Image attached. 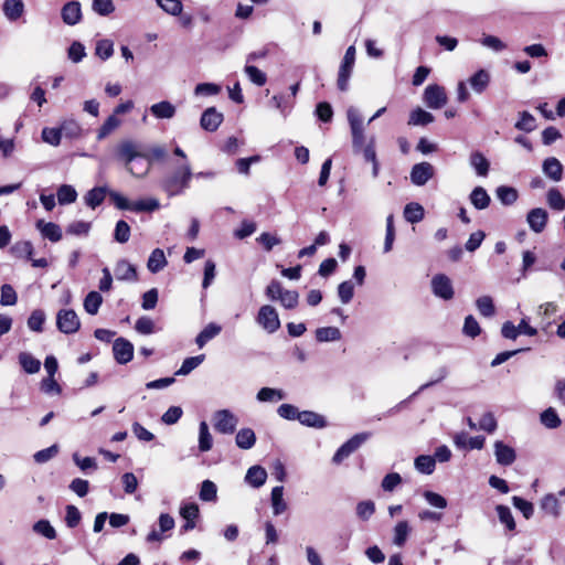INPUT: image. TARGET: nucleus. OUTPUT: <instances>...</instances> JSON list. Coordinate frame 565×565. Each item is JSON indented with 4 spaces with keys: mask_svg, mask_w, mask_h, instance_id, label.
Segmentation results:
<instances>
[{
    "mask_svg": "<svg viewBox=\"0 0 565 565\" xmlns=\"http://www.w3.org/2000/svg\"><path fill=\"white\" fill-rule=\"evenodd\" d=\"M490 201L489 194L482 186H476L470 193V202L477 210L487 209Z\"/></svg>",
    "mask_w": 565,
    "mask_h": 565,
    "instance_id": "obj_31",
    "label": "nucleus"
},
{
    "mask_svg": "<svg viewBox=\"0 0 565 565\" xmlns=\"http://www.w3.org/2000/svg\"><path fill=\"white\" fill-rule=\"evenodd\" d=\"M205 359L204 354L196 356H190L183 360L181 367L175 372L177 376H185L190 374L194 369L203 363Z\"/></svg>",
    "mask_w": 565,
    "mask_h": 565,
    "instance_id": "obj_38",
    "label": "nucleus"
},
{
    "mask_svg": "<svg viewBox=\"0 0 565 565\" xmlns=\"http://www.w3.org/2000/svg\"><path fill=\"white\" fill-rule=\"evenodd\" d=\"M411 529L407 521H399L394 527L393 543L397 546H403L409 535Z\"/></svg>",
    "mask_w": 565,
    "mask_h": 565,
    "instance_id": "obj_48",
    "label": "nucleus"
},
{
    "mask_svg": "<svg viewBox=\"0 0 565 565\" xmlns=\"http://www.w3.org/2000/svg\"><path fill=\"white\" fill-rule=\"evenodd\" d=\"M57 201L61 205L74 203L77 199V192L74 186L63 184L57 189Z\"/></svg>",
    "mask_w": 565,
    "mask_h": 565,
    "instance_id": "obj_41",
    "label": "nucleus"
},
{
    "mask_svg": "<svg viewBox=\"0 0 565 565\" xmlns=\"http://www.w3.org/2000/svg\"><path fill=\"white\" fill-rule=\"evenodd\" d=\"M45 322V313L44 311L36 309L32 311L28 319V327L30 330L35 332H42L43 323Z\"/></svg>",
    "mask_w": 565,
    "mask_h": 565,
    "instance_id": "obj_56",
    "label": "nucleus"
},
{
    "mask_svg": "<svg viewBox=\"0 0 565 565\" xmlns=\"http://www.w3.org/2000/svg\"><path fill=\"white\" fill-rule=\"evenodd\" d=\"M495 194L503 205H512L519 196L516 189L508 185L498 186Z\"/></svg>",
    "mask_w": 565,
    "mask_h": 565,
    "instance_id": "obj_37",
    "label": "nucleus"
},
{
    "mask_svg": "<svg viewBox=\"0 0 565 565\" xmlns=\"http://www.w3.org/2000/svg\"><path fill=\"white\" fill-rule=\"evenodd\" d=\"M151 169V161L146 159L135 160L127 170L136 178H145Z\"/></svg>",
    "mask_w": 565,
    "mask_h": 565,
    "instance_id": "obj_49",
    "label": "nucleus"
},
{
    "mask_svg": "<svg viewBox=\"0 0 565 565\" xmlns=\"http://www.w3.org/2000/svg\"><path fill=\"white\" fill-rule=\"evenodd\" d=\"M375 512V504L371 500L361 501L356 505V515L363 520H369Z\"/></svg>",
    "mask_w": 565,
    "mask_h": 565,
    "instance_id": "obj_64",
    "label": "nucleus"
},
{
    "mask_svg": "<svg viewBox=\"0 0 565 565\" xmlns=\"http://www.w3.org/2000/svg\"><path fill=\"white\" fill-rule=\"evenodd\" d=\"M2 10L9 21H17L24 12V3L22 0H4Z\"/></svg>",
    "mask_w": 565,
    "mask_h": 565,
    "instance_id": "obj_23",
    "label": "nucleus"
},
{
    "mask_svg": "<svg viewBox=\"0 0 565 565\" xmlns=\"http://www.w3.org/2000/svg\"><path fill=\"white\" fill-rule=\"evenodd\" d=\"M547 204L555 211L565 210V198L562 195L558 189L552 188L546 194Z\"/></svg>",
    "mask_w": 565,
    "mask_h": 565,
    "instance_id": "obj_45",
    "label": "nucleus"
},
{
    "mask_svg": "<svg viewBox=\"0 0 565 565\" xmlns=\"http://www.w3.org/2000/svg\"><path fill=\"white\" fill-rule=\"evenodd\" d=\"M298 422L303 426L318 428V429L324 428L328 425L324 416H322L316 412H312V411L300 412Z\"/></svg>",
    "mask_w": 565,
    "mask_h": 565,
    "instance_id": "obj_18",
    "label": "nucleus"
},
{
    "mask_svg": "<svg viewBox=\"0 0 565 565\" xmlns=\"http://www.w3.org/2000/svg\"><path fill=\"white\" fill-rule=\"evenodd\" d=\"M35 226L44 238H47L53 243L61 241L62 230L57 224L39 220Z\"/></svg>",
    "mask_w": 565,
    "mask_h": 565,
    "instance_id": "obj_17",
    "label": "nucleus"
},
{
    "mask_svg": "<svg viewBox=\"0 0 565 565\" xmlns=\"http://www.w3.org/2000/svg\"><path fill=\"white\" fill-rule=\"evenodd\" d=\"M18 297L13 287L9 284L1 286L0 303L2 306H13L17 303Z\"/></svg>",
    "mask_w": 565,
    "mask_h": 565,
    "instance_id": "obj_61",
    "label": "nucleus"
},
{
    "mask_svg": "<svg viewBox=\"0 0 565 565\" xmlns=\"http://www.w3.org/2000/svg\"><path fill=\"white\" fill-rule=\"evenodd\" d=\"M156 3L167 14L173 17L180 15L183 10L181 0H156Z\"/></svg>",
    "mask_w": 565,
    "mask_h": 565,
    "instance_id": "obj_43",
    "label": "nucleus"
},
{
    "mask_svg": "<svg viewBox=\"0 0 565 565\" xmlns=\"http://www.w3.org/2000/svg\"><path fill=\"white\" fill-rule=\"evenodd\" d=\"M316 339L319 342H334L341 339V331L337 327H322L316 330Z\"/></svg>",
    "mask_w": 565,
    "mask_h": 565,
    "instance_id": "obj_33",
    "label": "nucleus"
},
{
    "mask_svg": "<svg viewBox=\"0 0 565 565\" xmlns=\"http://www.w3.org/2000/svg\"><path fill=\"white\" fill-rule=\"evenodd\" d=\"M160 209V202L156 198H147L135 201L131 206V212H154Z\"/></svg>",
    "mask_w": 565,
    "mask_h": 565,
    "instance_id": "obj_34",
    "label": "nucleus"
},
{
    "mask_svg": "<svg viewBox=\"0 0 565 565\" xmlns=\"http://www.w3.org/2000/svg\"><path fill=\"white\" fill-rule=\"evenodd\" d=\"M256 321L268 333H274L280 328L278 313L276 309L269 305H264L259 308Z\"/></svg>",
    "mask_w": 565,
    "mask_h": 565,
    "instance_id": "obj_5",
    "label": "nucleus"
},
{
    "mask_svg": "<svg viewBox=\"0 0 565 565\" xmlns=\"http://www.w3.org/2000/svg\"><path fill=\"white\" fill-rule=\"evenodd\" d=\"M256 398L262 403H275L285 398V393L279 388L263 387L257 392Z\"/></svg>",
    "mask_w": 565,
    "mask_h": 565,
    "instance_id": "obj_32",
    "label": "nucleus"
},
{
    "mask_svg": "<svg viewBox=\"0 0 565 565\" xmlns=\"http://www.w3.org/2000/svg\"><path fill=\"white\" fill-rule=\"evenodd\" d=\"M548 214L544 209H532L526 216V222L534 233H541L546 226Z\"/></svg>",
    "mask_w": 565,
    "mask_h": 565,
    "instance_id": "obj_15",
    "label": "nucleus"
},
{
    "mask_svg": "<svg viewBox=\"0 0 565 565\" xmlns=\"http://www.w3.org/2000/svg\"><path fill=\"white\" fill-rule=\"evenodd\" d=\"M130 238V226L126 221H118L114 231V239L120 244H125Z\"/></svg>",
    "mask_w": 565,
    "mask_h": 565,
    "instance_id": "obj_53",
    "label": "nucleus"
},
{
    "mask_svg": "<svg viewBox=\"0 0 565 565\" xmlns=\"http://www.w3.org/2000/svg\"><path fill=\"white\" fill-rule=\"evenodd\" d=\"M434 175V167L429 162L413 166L411 181L418 186L425 185Z\"/></svg>",
    "mask_w": 565,
    "mask_h": 565,
    "instance_id": "obj_10",
    "label": "nucleus"
},
{
    "mask_svg": "<svg viewBox=\"0 0 565 565\" xmlns=\"http://www.w3.org/2000/svg\"><path fill=\"white\" fill-rule=\"evenodd\" d=\"M103 303V297L97 291H90L84 299V309L87 313L94 316L98 312L99 307Z\"/></svg>",
    "mask_w": 565,
    "mask_h": 565,
    "instance_id": "obj_39",
    "label": "nucleus"
},
{
    "mask_svg": "<svg viewBox=\"0 0 565 565\" xmlns=\"http://www.w3.org/2000/svg\"><path fill=\"white\" fill-rule=\"evenodd\" d=\"M246 75L250 79L252 83H254L257 86H263L266 84L267 76L264 72L258 70L254 65H246L244 68Z\"/></svg>",
    "mask_w": 565,
    "mask_h": 565,
    "instance_id": "obj_58",
    "label": "nucleus"
},
{
    "mask_svg": "<svg viewBox=\"0 0 565 565\" xmlns=\"http://www.w3.org/2000/svg\"><path fill=\"white\" fill-rule=\"evenodd\" d=\"M115 276L118 280H137V270L129 262L121 259L116 264Z\"/></svg>",
    "mask_w": 565,
    "mask_h": 565,
    "instance_id": "obj_24",
    "label": "nucleus"
},
{
    "mask_svg": "<svg viewBox=\"0 0 565 565\" xmlns=\"http://www.w3.org/2000/svg\"><path fill=\"white\" fill-rule=\"evenodd\" d=\"M462 332L465 335L475 339L481 332V328L473 316H467L465 319Z\"/></svg>",
    "mask_w": 565,
    "mask_h": 565,
    "instance_id": "obj_60",
    "label": "nucleus"
},
{
    "mask_svg": "<svg viewBox=\"0 0 565 565\" xmlns=\"http://www.w3.org/2000/svg\"><path fill=\"white\" fill-rule=\"evenodd\" d=\"M56 327L62 333L73 334L78 331L81 321L74 310L62 309L56 315Z\"/></svg>",
    "mask_w": 565,
    "mask_h": 565,
    "instance_id": "obj_6",
    "label": "nucleus"
},
{
    "mask_svg": "<svg viewBox=\"0 0 565 565\" xmlns=\"http://www.w3.org/2000/svg\"><path fill=\"white\" fill-rule=\"evenodd\" d=\"M370 437L369 433H360L345 441L333 455L332 462L340 465L344 459L349 458L356 449L361 447Z\"/></svg>",
    "mask_w": 565,
    "mask_h": 565,
    "instance_id": "obj_4",
    "label": "nucleus"
},
{
    "mask_svg": "<svg viewBox=\"0 0 565 565\" xmlns=\"http://www.w3.org/2000/svg\"><path fill=\"white\" fill-rule=\"evenodd\" d=\"M338 296L343 305L349 303L354 296V286L352 281L345 280L338 286Z\"/></svg>",
    "mask_w": 565,
    "mask_h": 565,
    "instance_id": "obj_57",
    "label": "nucleus"
},
{
    "mask_svg": "<svg viewBox=\"0 0 565 565\" xmlns=\"http://www.w3.org/2000/svg\"><path fill=\"white\" fill-rule=\"evenodd\" d=\"M213 438L205 422H201L199 426V449L206 452L212 449Z\"/></svg>",
    "mask_w": 565,
    "mask_h": 565,
    "instance_id": "obj_36",
    "label": "nucleus"
},
{
    "mask_svg": "<svg viewBox=\"0 0 565 565\" xmlns=\"http://www.w3.org/2000/svg\"><path fill=\"white\" fill-rule=\"evenodd\" d=\"M113 353L117 363L127 364L134 358V345L125 338H117L113 344Z\"/></svg>",
    "mask_w": 565,
    "mask_h": 565,
    "instance_id": "obj_9",
    "label": "nucleus"
},
{
    "mask_svg": "<svg viewBox=\"0 0 565 565\" xmlns=\"http://www.w3.org/2000/svg\"><path fill=\"white\" fill-rule=\"evenodd\" d=\"M434 119L435 118L430 113L418 107L411 113L409 119H408V125L426 126L428 124H431L434 121Z\"/></svg>",
    "mask_w": 565,
    "mask_h": 565,
    "instance_id": "obj_35",
    "label": "nucleus"
},
{
    "mask_svg": "<svg viewBox=\"0 0 565 565\" xmlns=\"http://www.w3.org/2000/svg\"><path fill=\"white\" fill-rule=\"evenodd\" d=\"M167 265V259L164 256V253L160 248H156L151 252L148 262L147 267L150 273H159Z\"/></svg>",
    "mask_w": 565,
    "mask_h": 565,
    "instance_id": "obj_30",
    "label": "nucleus"
},
{
    "mask_svg": "<svg viewBox=\"0 0 565 565\" xmlns=\"http://www.w3.org/2000/svg\"><path fill=\"white\" fill-rule=\"evenodd\" d=\"M223 121V114L217 111L215 107L205 109L201 116V127L210 132L215 131Z\"/></svg>",
    "mask_w": 565,
    "mask_h": 565,
    "instance_id": "obj_12",
    "label": "nucleus"
},
{
    "mask_svg": "<svg viewBox=\"0 0 565 565\" xmlns=\"http://www.w3.org/2000/svg\"><path fill=\"white\" fill-rule=\"evenodd\" d=\"M114 54V43L110 40H99L96 44V55L103 61L108 60Z\"/></svg>",
    "mask_w": 565,
    "mask_h": 565,
    "instance_id": "obj_62",
    "label": "nucleus"
},
{
    "mask_svg": "<svg viewBox=\"0 0 565 565\" xmlns=\"http://www.w3.org/2000/svg\"><path fill=\"white\" fill-rule=\"evenodd\" d=\"M270 104L280 111L284 118L288 116L292 108V103L289 102L284 95H274L270 99Z\"/></svg>",
    "mask_w": 565,
    "mask_h": 565,
    "instance_id": "obj_54",
    "label": "nucleus"
},
{
    "mask_svg": "<svg viewBox=\"0 0 565 565\" xmlns=\"http://www.w3.org/2000/svg\"><path fill=\"white\" fill-rule=\"evenodd\" d=\"M121 124V120L115 116L110 115L104 124L100 126V128L97 131V139L103 140L108 135H110L115 129H117Z\"/></svg>",
    "mask_w": 565,
    "mask_h": 565,
    "instance_id": "obj_42",
    "label": "nucleus"
},
{
    "mask_svg": "<svg viewBox=\"0 0 565 565\" xmlns=\"http://www.w3.org/2000/svg\"><path fill=\"white\" fill-rule=\"evenodd\" d=\"M542 169L544 174L554 182H558L563 178V164L554 157L545 159Z\"/></svg>",
    "mask_w": 565,
    "mask_h": 565,
    "instance_id": "obj_19",
    "label": "nucleus"
},
{
    "mask_svg": "<svg viewBox=\"0 0 565 565\" xmlns=\"http://www.w3.org/2000/svg\"><path fill=\"white\" fill-rule=\"evenodd\" d=\"M151 114L159 119H171L175 115V107L168 100L153 104L150 107Z\"/></svg>",
    "mask_w": 565,
    "mask_h": 565,
    "instance_id": "obj_28",
    "label": "nucleus"
},
{
    "mask_svg": "<svg viewBox=\"0 0 565 565\" xmlns=\"http://www.w3.org/2000/svg\"><path fill=\"white\" fill-rule=\"evenodd\" d=\"M199 497L202 501L213 502L217 498V487L211 480H204L201 483Z\"/></svg>",
    "mask_w": 565,
    "mask_h": 565,
    "instance_id": "obj_46",
    "label": "nucleus"
},
{
    "mask_svg": "<svg viewBox=\"0 0 565 565\" xmlns=\"http://www.w3.org/2000/svg\"><path fill=\"white\" fill-rule=\"evenodd\" d=\"M118 158L124 161L126 168L130 167V164L137 159H143L146 157L145 153H141L137 150L136 146L131 141H124L118 147Z\"/></svg>",
    "mask_w": 565,
    "mask_h": 565,
    "instance_id": "obj_13",
    "label": "nucleus"
},
{
    "mask_svg": "<svg viewBox=\"0 0 565 565\" xmlns=\"http://www.w3.org/2000/svg\"><path fill=\"white\" fill-rule=\"evenodd\" d=\"M107 194L108 189L106 186L93 188L84 196L85 204L90 209H96L104 202Z\"/></svg>",
    "mask_w": 565,
    "mask_h": 565,
    "instance_id": "obj_25",
    "label": "nucleus"
},
{
    "mask_svg": "<svg viewBox=\"0 0 565 565\" xmlns=\"http://www.w3.org/2000/svg\"><path fill=\"white\" fill-rule=\"evenodd\" d=\"M472 90L477 94L483 93L490 83V73L483 68L476 72L469 79Z\"/></svg>",
    "mask_w": 565,
    "mask_h": 565,
    "instance_id": "obj_22",
    "label": "nucleus"
},
{
    "mask_svg": "<svg viewBox=\"0 0 565 565\" xmlns=\"http://www.w3.org/2000/svg\"><path fill=\"white\" fill-rule=\"evenodd\" d=\"M160 531L153 529L147 535V542H161L163 540L162 533L168 532L174 527V519L168 513H161L158 520Z\"/></svg>",
    "mask_w": 565,
    "mask_h": 565,
    "instance_id": "obj_14",
    "label": "nucleus"
},
{
    "mask_svg": "<svg viewBox=\"0 0 565 565\" xmlns=\"http://www.w3.org/2000/svg\"><path fill=\"white\" fill-rule=\"evenodd\" d=\"M541 422L547 428H557L561 425V419L556 411L552 407L541 414Z\"/></svg>",
    "mask_w": 565,
    "mask_h": 565,
    "instance_id": "obj_59",
    "label": "nucleus"
},
{
    "mask_svg": "<svg viewBox=\"0 0 565 565\" xmlns=\"http://www.w3.org/2000/svg\"><path fill=\"white\" fill-rule=\"evenodd\" d=\"M469 162L479 177L488 175L490 162L480 151H473L470 154Z\"/></svg>",
    "mask_w": 565,
    "mask_h": 565,
    "instance_id": "obj_26",
    "label": "nucleus"
},
{
    "mask_svg": "<svg viewBox=\"0 0 565 565\" xmlns=\"http://www.w3.org/2000/svg\"><path fill=\"white\" fill-rule=\"evenodd\" d=\"M477 309L483 317H492L495 313L493 300L490 296H481L476 300Z\"/></svg>",
    "mask_w": 565,
    "mask_h": 565,
    "instance_id": "obj_52",
    "label": "nucleus"
},
{
    "mask_svg": "<svg viewBox=\"0 0 565 565\" xmlns=\"http://www.w3.org/2000/svg\"><path fill=\"white\" fill-rule=\"evenodd\" d=\"M235 443L241 449H250L255 446L256 435L250 428H242L236 434Z\"/></svg>",
    "mask_w": 565,
    "mask_h": 565,
    "instance_id": "obj_29",
    "label": "nucleus"
},
{
    "mask_svg": "<svg viewBox=\"0 0 565 565\" xmlns=\"http://www.w3.org/2000/svg\"><path fill=\"white\" fill-rule=\"evenodd\" d=\"M192 177L193 172L190 162L185 161L163 177L160 181V186L170 198L181 195L190 188Z\"/></svg>",
    "mask_w": 565,
    "mask_h": 565,
    "instance_id": "obj_1",
    "label": "nucleus"
},
{
    "mask_svg": "<svg viewBox=\"0 0 565 565\" xmlns=\"http://www.w3.org/2000/svg\"><path fill=\"white\" fill-rule=\"evenodd\" d=\"M436 466L435 458L431 456L422 455L415 459V468L425 475L434 472Z\"/></svg>",
    "mask_w": 565,
    "mask_h": 565,
    "instance_id": "obj_51",
    "label": "nucleus"
},
{
    "mask_svg": "<svg viewBox=\"0 0 565 565\" xmlns=\"http://www.w3.org/2000/svg\"><path fill=\"white\" fill-rule=\"evenodd\" d=\"M238 424V417L230 409L216 411L213 415V426L216 431L224 435H231L235 431Z\"/></svg>",
    "mask_w": 565,
    "mask_h": 565,
    "instance_id": "obj_3",
    "label": "nucleus"
},
{
    "mask_svg": "<svg viewBox=\"0 0 565 565\" xmlns=\"http://www.w3.org/2000/svg\"><path fill=\"white\" fill-rule=\"evenodd\" d=\"M514 127L518 130L531 132L536 129V120L533 115L524 110L520 113V119L515 122Z\"/></svg>",
    "mask_w": 565,
    "mask_h": 565,
    "instance_id": "obj_47",
    "label": "nucleus"
},
{
    "mask_svg": "<svg viewBox=\"0 0 565 565\" xmlns=\"http://www.w3.org/2000/svg\"><path fill=\"white\" fill-rule=\"evenodd\" d=\"M270 502L274 515H280L287 511L288 504L284 500V487L277 486L271 489Z\"/></svg>",
    "mask_w": 565,
    "mask_h": 565,
    "instance_id": "obj_21",
    "label": "nucleus"
},
{
    "mask_svg": "<svg viewBox=\"0 0 565 565\" xmlns=\"http://www.w3.org/2000/svg\"><path fill=\"white\" fill-rule=\"evenodd\" d=\"M222 331V327L211 322L196 335L195 343L199 348H203L210 340L217 337Z\"/></svg>",
    "mask_w": 565,
    "mask_h": 565,
    "instance_id": "obj_27",
    "label": "nucleus"
},
{
    "mask_svg": "<svg viewBox=\"0 0 565 565\" xmlns=\"http://www.w3.org/2000/svg\"><path fill=\"white\" fill-rule=\"evenodd\" d=\"M498 518L502 524L505 525L508 531L515 530V521L509 507L499 504L495 508Z\"/></svg>",
    "mask_w": 565,
    "mask_h": 565,
    "instance_id": "obj_50",
    "label": "nucleus"
},
{
    "mask_svg": "<svg viewBox=\"0 0 565 565\" xmlns=\"http://www.w3.org/2000/svg\"><path fill=\"white\" fill-rule=\"evenodd\" d=\"M61 17L65 24L75 25L82 20V9L78 1L65 3L61 10Z\"/></svg>",
    "mask_w": 565,
    "mask_h": 565,
    "instance_id": "obj_16",
    "label": "nucleus"
},
{
    "mask_svg": "<svg viewBox=\"0 0 565 565\" xmlns=\"http://www.w3.org/2000/svg\"><path fill=\"white\" fill-rule=\"evenodd\" d=\"M355 63V47L353 45L349 46L345 51L343 60L341 62L337 85L338 88L342 92H345L349 87V79Z\"/></svg>",
    "mask_w": 565,
    "mask_h": 565,
    "instance_id": "obj_2",
    "label": "nucleus"
},
{
    "mask_svg": "<svg viewBox=\"0 0 565 565\" xmlns=\"http://www.w3.org/2000/svg\"><path fill=\"white\" fill-rule=\"evenodd\" d=\"M62 138V129L60 128H50L45 127L42 130V139L44 142L52 145V146H58Z\"/></svg>",
    "mask_w": 565,
    "mask_h": 565,
    "instance_id": "obj_63",
    "label": "nucleus"
},
{
    "mask_svg": "<svg viewBox=\"0 0 565 565\" xmlns=\"http://www.w3.org/2000/svg\"><path fill=\"white\" fill-rule=\"evenodd\" d=\"M447 100L445 88L438 84H430L424 90V102L431 109L444 107Z\"/></svg>",
    "mask_w": 565,
    "mask_h": 565,
    "instance_id": "obj_7",
    "label": "nucleus"
},
{
    "mask_svg": "<svg viewBox=\"0 0 565 565\" xmlns=\"http://www.w3.org/2000/svg\"><path fill=\"white\" fill-rule=\"evenodd\" d=\"M493 449L495 460L501 466H511L516 459L515 450L501 440L494 443Z\"/></svg>",
    "mask_w": 565,
    "mask_h": 565,
    "instance_id": "obj_11",
    "label": "nucleus"
},
{
    "mask_svg": "<svg viewBox=\"0 0 565 565\" xmlns=\"http://www.w3.org/2000/svg\"><path fill=\"white\" fill-rule=\"evenodd\" d=\"M267 480V471L262 466L250 467L245 476V482L253 488L262 487Z\"/></svg>",
    "mask_w": 565,
    "mask_h": 565,
    "instance_id": "obj_20",
    "label": "nucleus"
},
{
    "mask_svg": "<svg viewBox=\"0 0 565 565\" xmlns=\"http://www.w3.org/2000/svg\"><path fill=\"white\" fill-rule=\"evenodd\" d=\"M19 362L23 370L29 374H34L40 371L41 362L28 352L19 354Z\"/></svg>",
    "mask_w": 565,
    "mask_h": 565,
    "instance_id": "obj_40",
    "label": "nucleus"
},
{
    "mask_svg": "<svg viewBox=\"0 0 565 565\" xmlns=\"http://www.w3.org/2000/svg\"><path fill=\"white\" fill-rule=\"evenodd\" d=\"M404 216L409 223H418L424 218V209L418 203H408L404 209Z\"/></svg>",
    "mask_w": 565,
    "mask_h": 565,
    "instance_id": "obj_44",
    "label": "nucleus"
},
{
    "mask_svg": "<svg viewBox=\"0 0 565 565\" xmlns=\"http://www.w3.org/2000/svg\"><path fill=\"white\" fill-rule=\"evenodd\" d=\"M33 531L49 540L56 537V531L47 520H40L34 523Z\"/></svg>",
    "mask_w": 565,
    "mask_h": 565,
    "instance_id": "obj_55",
    "label": "nucleus"
},
{
    "mask_svg": "<svg viewBox=\"0 0 565 565\" xmlns=\"http://www.w3.org/2000/svg\"><path fill=\"white\" fill-rule=\"evenodd\" d=\"M431 289L436 297L444 300H450L455 295L451 280L444 274H438L433 277Z\"/></svg>",
    "mask_w": 565,
    "mask_h": 565,
    "instance_id": "obj_8",
    "label": "nucleus"
}]
</instances>
